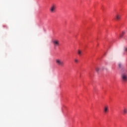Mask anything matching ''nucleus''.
<instances>
[{
    "mask_svg": "<svg viewBox=\"0 0 127 127\" xmlns=\"http://www.w3.org/2000/svg\"><path fill=\"white\" fill-rule=\"evenodd\" d=\"M126 34V31H123L120 34V38H123L124 35Z\"/></svg>",
    "mask_w": 127,
    "mask_h": 127,
    "instance_id": "0eeeda50",
    "label": "nucleus"
},
{
    "mask_svg": "<svg viewBox=\"0 0 127 127\" xmlns=\"http://www.w3.org/2000/svg\"><path fill=\"white\" fill-rule=\"evenodd\" d=\"M56 63L59 66H64V62H62L60 59H57L56 60Z\"/></svg>",
    "mask_w": 127,
    "mask_h": 127,
    "instance_id": "f03ea898",
    "label": "nucleus"
},
{
    "mask_svg": "<svg viewBox=\"0 0 127 127\" xmlns=\"http://www.w3.org/2000/svg\"><path fill=\"white\" fill-rule=\"evenodd\" d=\"M119 66L120 68H121V67H122V64H119Z\"/></svg>",
    "mask_w": 127,
    "mask_h": 127,
    "instance_id": "ddd939ff",
    "label": "nucleus"
},
{
    "mask_svg": "<svg viewBox=\"0 0 127 127\" xmlns=\"http://www.w3.org/2000/svg\"><path fill=\"white\" fill-rule=\"evenodd\" d=\"M103 112L104 114H108V112H109V106H105L103 108Z\"/></svg>",
    "mask_w": 127,
    "mask_h": 127,
    "instance_id": "423d86ee",
    "label": "nucleus"
},
{
    "mask_svg": "<svg viewBox=\"0 0 127 127\" xmlns=\"http://www.w3.org/2000/svg\"><path fill=\"white\" fill-rule=\"evenodd\" d=\"M95 71H96L97 72V73H99V72L100 71V67H99L98 66L96 67Z\"/></svg>",
    "mask_w": 127,
    "mask_h": 127,
    "instance_id": "9b49d317",
    "label": "nucleus"
},
{
    "mask_svg": "<svg viewBox=\"0 0 127 127\" xmlns=\"http://www.w3.org/2000/svg\"><path fill=\"white\" fill-rule=\"evenodd\" d=\"M121 80L123 83L127 82V69H124L121 74Z\"/></svg>",
    "mask_w": 127,
    "mask_h": 127,
    "instance_id": "f257e3e1",
    "label": "nucleus"
},
{
    "mask_svg": "<svg viewBox=\"0 0 127 127\" xmlns=\"http://www.w3.org/2000/svg\"><path fill=\"white\" fill-rule=\"evenodd\" d=\"M74 62L75 64H78L79 63V60L77 58L74 59Z\"/></svg>",
    "mask_w": 127,
    "mask_h": 127,
    "instance_id": "1a4fd4ad",
    "label": "nucleus"
},
{
    "mask_svg": "<svg viewBox=\"0 0 127 127\" xmlns=\"http://www.w3.org/2000/svg\"><path fill=\"white\" fill-rule=\"evenodd\" d=\"M121 18H122V15L121 14H117L115 15V20L119 21L121 20Z\"/></svg>",
    "mask_w": 127,
    "mask_h": 127,
    "instance_id": "39448f33",
    "label": "nucleus"
},
{
    "mask_svg": "<svg viewBox=\"0 0 127 127\" xmlns=\"http://www.w3.org/2000/svg\"><path fill=\"white\" fill-rule=\"evenodd\" d=\"M77 54L79 55V56H81L82 55V51H81L80 50H78L77 51Z\"/></svg>",
    "mask_w": 127,
    "mask_h": 127,
    "instance_id": "9d476101",
    "label": "nucleus"
},
{
    "mask_svg": "<svg viewBox=\"0 0 127 127\" xmlns=\"http://www.w3.org/2000/svg\"><path fill=\"white\" fill-rule=\"evenodd\" d=\"M50 11L51 13H54L56 11V5H52L50 8Z\"/></svg>",
    "mask_w": 127,
    "mask_h": 127,
    "instance_id": "7ed1b4c3",
    "label": "nucleus"
},
{
    "mask_svg": "<svg viewBox=\"0 0 127 127\" xmlns=\"http://www.w3.org/2000/svg\"><path fill=\"white\" fill-rule=\"evenodd\" d=\"M124 51H125V52L127 53V47H125L124 48Z\"/></svg>",
    "mask_w": 127,
    "mask_h": 127,
    "instance_id": "f8f14e48",
    "label": "nucleus"
},
{
    "mask_svg": "<svg viewBox=\"0 0 127 127\" xmlns=\"http://www.w3.org/2000/svg\"><path fill=\"white\" fill-rule=\"evenodd\" d=\"M123 115H127V108L126 107H124L123 110Z\"/></svg>",
    "mask_w": 127,
    "mask_h": 127,
    "instance_id": "6e6552de",
    "label": "nucleus"
},
{
    "mask_svg": "<svg viewBox=\"0 0 127 127\" xmlns=\"http://www.w3.org/2000/svg\"><path fill=\"white\" fill-rule=\"evenodd\" d=\"M53 43L55 47H58L60 45V42L58 40H53Z\"/></svg>",
    "mask_w": 127,
    "mask_h": 127,
    "instance_id": "20e7f679",
    "label": "nucleus"
}]
</instances>
